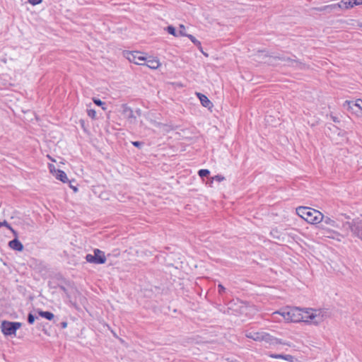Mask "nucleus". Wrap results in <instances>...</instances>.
I'll list each match as a JSON object with an SVG mask.
<instances>
[{"label": "nucleus", "mask_w": 362, "mask_h": 362, "mask_svg": "<svg viewBox=\"0 0 362 362\" xmlns=\"http://www.w3.org/2000/svg\"><path fill=\"white\" fill-rule=\"evenodd\" d=\"M296 214L308 223H320L322 216L318 210L308 206H298L296 208Z\"/></svg>", "instance_id": "1"}, {"label": "nucleus", "mask_w": 362, "mask_h": 362, "mask_svg": "<svg viewBox=\"0 0 362 362\" xmlns=\"http://www.w3.org/2000/svg\"><path fill=\"white\" fill-rule=\"evenodd\" d=\"M238 303H230L227 311H224L228 315H247L250 312L255 310V305H251L248 302L240 300L238 299Z\"/></svg>", "instance_id": "2"}, {"label": "nucleus", "mask_w": 362, "mask_h": 362, "mask_svg": "<svg viewBox=\"0 0 362 362\" xmlns=\"http://www.w3.org/2000/svg\"><path fill=\"white\" fill-rule=\"evenodd\" d=\"M115 111L119 116L128 120L131 124L136 122V117L134 115L132 109L127 103L115 105Z\"/></svg>", "instance_id": "3"}, {"label": "nucleus", "mask_w": 362, "mask_h": 362, "mask_svg": "<svg viewBox=\"0 0 362 362\" xmlns=\"http://www.w3.org/2000/svg\"><path fill=\"white\" fill-rule=\"evenodd\" d=\"M22 323L19 322H10L3 320L1 324V329L5 336L16 335L17 329L21 328Z\"/></svg>", "instance_id": "4"}, {"label": "nucleus", "mask_w": 362, "mask_h": 362, "mask_svg": "<svg viewBox=\"0 0 362 362\" xmlns=\"http://www.w3.org/2000/svg\"><path fill=\"white\" fill-rule=\"evenodd\" d=\"M344 226H348L353 235L362 240V221L353 219L351 221L346 222Z\"/></svg>", "instance_id": "5"}, {"label": "nucleus", "mask_w": 362, "mask_h": 362, "mask_svg": "<svg viewBox=\"0 0 362 362\" xmlns=\"http://www.w3.org/2000/svg\"><path fill=\"white\" fill-rule=\"evenodd\" d=\"M344 107L358 117L362 116V100L358 99L356 101L346 100Z\"/></svg>", "instance_id": "6"}, {"label": "nucleus", "mask_w": 362, "mask_h": 362, "mask_svg": "<svg viewBox=\"0 0 362 362\" xmlns=\"http://www.w3.org/2000/svg\"><path fill=\"white\" fill-rule=\"evenodd\" d=\"M292 56L293 57V58L286 56L283 54H278L276 55L271 57H273L274 59H278L286 62L289 66L303 69L305 66V64L298 61L296 55L292 54Z\"/></svg>", "instance_id": "7"}, {"label": "nucleus", "mask_w": 362, "mask_h": 362, "mask_svg": "<svg viewBox=\"0 0 362 362\" xmlns=\"http://www.w3.org/2000/svg\"><path fill=\"white\" fill-rule=\"evenodd\" d=\"M94 254H88L86 256V259L88 262L94 264H103L106 261L105 253L99 249H95Z\"/></svg>", "instance_id": "8"}, {"label": "nucleus", "mask_w": 362, "mask_h": 362, "mask_svg": "<svg viewBox=\"0 0 362 362\" xmlns=\"http://www.w3.org/2000/svg\"><path fill=\"white\" fill-rule=\"evenodd\" d=\"M62 282L58 284L55 288H60L62 291H64L68 298H71L70 291H74L76 292H78L73 282L66 280V279L61 277L60 278Z\"/></svg>", "instance_id": "9"}, {"label": "nucleus", "mask_w": 362, "mask_h": 362, "mask_svg": "<svg viewBox=\"0 0 362 362\" xmlns=\"http://www.w3.org/2000/svg\"><path fill=\"white\" fill-rule=\"evenodd\" d=\"M262 341L268 343L269 345L283 344L290 346L288 342L283 341L281 339H278L267 332H264Z\"/></svg>", "instance_id": "10"}, {"label": "nucleus", "mask_w": 362, "mask_h": 362, "mask_svg": "<svg viewBox=\"0 0 362 362\" xmlns=\"http://www.w3.org/2000/svg\"><path fill=\"white\" fill-rule=\"evenodd\" d=\"M320 313H316L315 311H312L310 313L308 311L305 312L304 320H308V322H305V323H313L314 325H319L322 322V317L320 316Z\"/></svg>", "instance_id": "11"}, {"label": "nucleus", "mask_w": 362, "mask_h": 362, "mask_svg": "<svg viewBox=\"0 0 362 362\" xmlns=\"http://www.w3.org/2000/svg\"><path fill=\"white\" fill-rule=\"evenodd\" d=\"M141 54L140 51H129V50H122L121 49H118L117 55L121 54L122 57H132L131 63H134L137 65L142 66L141 62L136 61L137 56Z\"/></svg>", "instance_id": "12"}, {"label": "nucleus", "mask_w": 362, "mask_h": 362, "mask_svg": "<svg viewBox=\"0 0 362 362\" xmlns=\"http://www.w3.org/2000/svg\"><path fill=\"white\" fill-rule=\"evenodd\" d=\"M291 308L286 307L280 309L279 310L275 311L272 313V317L276 319L277 315L281 316L284 320L286 322H291Z\"/></svg>", "instance_id": "13"}, {"label": "nucleus", "mask_w": 362, "mask_h": 362, "mask_svg": "<svg viewBox=\"0 0 362 362\" xmlns=\"http://www.w3.org/2000/svg\"><path fill=\"white\" fill-rule=\"evenodd\" d=\"M49 168L50 173H52L53 175H54L57 180L62 181L64 183H66V182H69V180L66 176V174L63 170L56 169L54 165L52 164H49Z\"/></svg>", "instance_id": "14"}, {"label": "nucleus", "mask_w": 362, "mask_h": 362, "mask_svg": "<svg viewBox=\"0 0 362 362\" xmlns=\"http://www.w3.org/2000/svg\"><path fill=\"white\" fill-rule=\"evenodd\" d=\"M321 216H322V218L320 222V223H322L321 228L324 230H327L329 232H332L333 233H337L335 231L331 230L327 228V226H330L334 228H338V224H337V221H334V219H332L329 216H324L322 213H321Z\"/></svg>", "instance_id": "15"}, {"label": "nucleus", "mask_w": 362, "mask_h": 362, "mask_svg": "<svg viewBox=\"0 0 362 362\" xmlns=\"http://www.w3.org/2000/svg\"><path fill=\"white\" fill-rule=\"evenodd\" d=\"M291 322H308V320H304V315L302 313L303 310L298 308H291Z\"/></svg>", "instance_id": "16"}, {"label": "nucleus", "mask_w": 362, "mask_h": 362, "mask_svg": "<svg viewBox=\"0 0 362 362\" xmlns=\"http://www.w3.org/2000/svg\"><path fill=\"white\" fill-rule=\"evenodd\" d=\"M195 95L199 100L203 107H206L208 110H211V108L214 107V105L206 95L199 92H196Z\"/></svg>", "instance_id": "17"}, {"label": "nucleus", "mask_w": 362, "mask_h": 362, "mask_svg": "<svg viewBox=\"0 0 362 362\" xmlns=\"http://www.w3.org/2000/svg\"><path fill=\"white\" fill-rule=\"evenodd\" d=\"M142 66H146L151 69L155 70L160 66V63L157 57L148 56L146 57V62L142 64Z\"/></svg>", "instance_id": "18"}, {"label": "nucleus", "mask_w": 362, "mask_h": 362, "mask_svg": "<svg viewBox=\"0 0 362 362\" xmlns=\"http://www.w3.org/2000/svg\"><path fill=\"white\" fill-rule=\"evenodd\" d=\"M315 9L318 11H320V12L323 11V12H325L327 13H330L334 12L336 11H339L340 10V4H337V3H336V4H333L323 6L321 7H317V8H315Z\"/></svg>", "instance_id": "19"}, {"label": "nucleus", "mask_w": 362, "mask_h": 362, "mask_svg": "<svg viewBox=\"0 0 362 362\" xmlns=\"http://www.w3.org/2000/svg\"><path fill=\"white\" fill-rule=\"evenodd\" d=\"M8 246L13 250L21 252L23 250V245L18 239V237H15L13 240L8 242Z\"/></svg>", "instance_id": "20"}, {"label": "nucleus", "mask_w": 362, "mask_h": 362, "mask_svg": "<svg viewBox=\"0 0 362 362\" xmlns=\"http://www.w3.org/2000/svg\"><path fill=\"white\" fill-rule=\"evenodd\" d=\"M187 37L191 40V42L197 47V49L206 57H208V54L204 52L202 43L199 40H198L194 35H189Z\"/></svg>", "instance_id": "21"}, {"label": "nucleus", "mask_w": 362, "mask_h": 362, "mask_svg": "<svg viewBox=\"0 0 362 362\" xmlns=\"http://www.w3.org/2000/svg\"><path fill=\"white\" fill-rule=\"evenodd\" d=\"M264 332H250L246 334V337L248 339H251L256 341H262L263 334Z\"/></svg>", "instance_id": "22"}, {"label": "nucleus", "mask_w": 362, "mask_h": 362, "mask_svg": "<svg viewBox=\"0 0 362 362\" xmlns=\"http://www.w3.org/2000/svg\"><path fill=\"white\" fill-rule=\"evenodd\" d=\"M218 293L223 299L226 297L230 293V291L227 289L222 284L218 283L217 285Z\"/></svg>", "instance_id": "23"}, {"label": "nucleus", "mask_w": 362, "mask_h": 362, "mask_svg": "<svg viewBox=\"0 0 362 362\" xmlns=\"http://www.w3.org/2000/svg\"><path fill=\"white\" fill-rule=\"evenodd\" d=\"M337 4H340V10L350 9L353 8L351 0H341L340 2L337 3Z\"/></svg>", "instance_id": "24"}, {"label": "nucleus", "mask_w": 362, "mask_h": 362, "mask_svg": "<svg viewBox=\"0 0 362 362\" xmlns=\"http://www.w3.org/2000/svg\"><path fill=\"white\" fill-rule=\"evenodd\" d=\"M38 314L40 317L49 320H52L54 317V314L49 311L38 310Z\"/></svg>", "instance_id": "25"}, {"label": "nucleus", "mask_w": 362, "mask_h": 362, "mask_svg": "<svg viewBox=\"0 0 362 362\" xmlns=\"http://www.w3.org/2000/svg\"><path fill=\"white\" fill-rule=\"evenodd\" d=\"M165 30L168 32V34H170L174 37H178V33L175 26H173L172 25H169L165 28Z\"/></svg>", "instance_id": "26"}, {"label": "nucleus", "mask_w": 362, "mask_h": 362, "mask_svg": "<svg viewBox=\"0 0 362 362\" xmlns=\"http://www.w3.org/2000/svg\"><path fill=\"white\" fill-rule=\"evenodd\" d=\"M210 170H208V169H200L199 170L197 174L203 180H204V178L205 177H208L210 176Z\"/></svg>", "instance_id": "27"}, {"label": "nucleus", "mask_w": 362, "mask_h": 362, "mask_svg": "<svg viewBox=\"0 0 362 362\" xmlns=\"http://www.w3.org/2000/svg\"><path fill=\"white\" fill-rule=\"evenodd\" d=\"M1 226H5L7 228H8L12 232V233L13 234L14 237H18V232L16 230H15L6 220H4V221L1 222Z\"/></svg>", "instance_id": "28"}, {"label": "nucleus", "mask_w": 362, "mask_h": 362, "mask_svg": "<svg viewBox=\"0 0 362 362\" xmlns=\"http://www.w3.org/2000/svg\"><path fill=\"white\" fill-rule=\"evenodd\" d=\"M179 31L177 32L178 33V36H185V37H187V35H189V34H187L185 33V27L184 25L182 24H180V26H179Z\"/></svg>", "instance_id": "29"}, {"label": "nucleus", "mask_w": 362, "mask_h": 362, "mask_svg": "<svg viewBox=\"0 0 362 362\" xmlns=\"http://www.w3.org/2000/svg\"><path fill=\"white\" fill-rule=\"evenodd\" d=\"M36 319H37V317L33 315L31 312L28 313L27 320L30 325H33Z\"/></svg>", "instance_id": "30"}, {"label": "nucleus", "mask_w": 362, "mask_h": 362, "mask_svg": "<svg viewBox=\"0 0 362 362\" xmlns=\"http://www.w3.org/2000/svg\"><path fill=\"white\" fill-rule=\"evenodd\" d=\"M132 144L134 147L139 149H141L145 146V142L141 141H132Z\"/></svg>", "instance_id": "31"}, {"label": "nucleus", "mask_w": 362, "mask_h": 362, "mask_svg": "<svg viewBox=\"0 0 362 362\" xmlns=\"http://www.w3.org/2000/svg\"><path fill=\"white\" fill-rule=\"evenodd\" d=\"M310 310L312 311H315L316 313H319V312H321L320 316L322 317V322L323 321L324 317L327 316V310H321V309H319V310L310 309Z\"/></svg>", "instance_id": "32"}, {"label": "nucleus", "mask_w": 362, "mask_h": 362, "mask_svg": "<svg viewBox=\"0 0 362 362\" xmlns=\"http://www.w3.org/2000/svg\"><path fill=\"white\" fill-rule=\"evenodd\" d=\"M146 54L141 52V54L137 56L136 61L141 63H145L146 61Z\"/></svg>", "instance_id": "33"}, {"label": "nucleus", "mask_w": 362, "mask_h": 362, "mask_svg": "<svg viewBox=\"0 0 362 362\" xmlns=\"http://www.w3.org/2000/svg\"><path fill=\"white\" fill-rule=\"evenodd\" d=\"M93 100L95 105L100 106L103 108V110H106V107H105V103L103 102L101 100L98 98H93Z\"/></svg>", "instance_id": "34"}, {"label": "nucleus", "mask_w": 362, "mask_h": 362, "mask_svg": "<svg viewBox=\"0 0 362 362\" xmlns=\"http://www.w3.org/2000/svg\"><path fill=\"white\" fill-rule=\"evenodd\" d=\"M269 356L272 358H275V359H284V354H269Z\"/></svg>", "instance_id": "35"}, {"label": "nucleus", "mask_w": 362, "mask_h": 362, "mask_svg": "<svg viewBox=\"0 0 362 362\" xmlns=\"http://www.w3.org/2000/svg\"><path fill=\"white\" fill-rule=\"evenodd\" d=\"M226 178L224 176H223L222 175H214V176H212V180H214V181H216V182H222L223 180H225Z\"/></svg>", "instance_id": "36"}, {"label": "nucleus", "mask_w": 362, "mask_h": 362, "mask_svg": "<svg viewBox=\"0 0 362 362\" xmlns=\"http://www.w3.org/2000/svg\"><path fill=\"white\" fill-rule=\"evenodd\" d=\"M123 31H127L126 27H116L115 28V33L121 34L122 35Z\"/></svg>", "instance_id": "37"}, {"label": "nucleus", "mask_w": 362, "mask_h": 362, "mask_svg": "<svg viewBox=\"0 0 362 362\" xmlns=\"http://www.w3.org/2000/svg\"><path fill=\"white\" fill-rule=\"evenodd\" d=\"M295 357L293 356L289 355V354H284V360L289 361V362H293L295 360Z\"/></svg>", "instance_id": "38"}, {"label": "nucleus", "mask_w": 362, "mask_h": 362, "mask_svg": "<svg viewBox=\"0 0 362 362\" xmlns=\"http://www.w3.org/2000/svg\"><path fill=\"white\" fill-rule=\"evenodd\" d=\"M88 115L92 119L95 118L96 112L94 110L90 109L87 110Z\"/></svg>", "instance_id": "39"}, {"label": "nucleus", "mask_w": 362, "mask_h": 362, "mask_svg": "<svg viewBox=\"0 0 362 362\" xmlns=\"http://www.w3.org/2000/svg\"><path fill=\"white\" fill-rule=\"evenodd\" d=\"M351 3L353 5V8L355 6H359L362 4V0H351Z\"/></svg>", "instance_id": "40"}, {"label": "nucleus", "mask_w": 362, "mask_h": 362, "mask_svg": "<svg viewBox=\"0 0 362 362\" xmlns=\"http://www.w3.org/2000/svg\"><path fill=\"white\" fill-rule=\"evenodd\" d=\"M207 181L206 182V185H209V187H212V185L214 183V180H212V177L209 176L207 177Z\"/></svg>", "instance_id": "41"}, {"label": "nucleus", "mask_w": 362, "mask_h": 362, "mask_svg": "<svg viewBox=\"0 0 362 362\" xmlns=\"http://www.w3.org/2000/svg\"><path fill=\"white\" fill-rule=\"evenodd\" d=\"M107 123L108 124L106 127V132L109 134H111V132L113 130V126H111L109 122H107Z\"/></svg>", "instance_id": "42"}, {"label": "nucleus", "mask_w": 362, "mask_h": 362, "mask_svg": "<svg viewBox=\"0 0 362 362\" xmlns=\"http://www.w3.org/2000/svg\"><path fill=\"white\" fill-rule=\"evenodd\" d=\"M28 1L33 5L38 4L42 1V0H28Z\"/></svg>", "instance_id": "43"}, {"label": "nucleus", "mask_w": 362, "mask_h": 362, "mask_svg": "<svg viewBox=\"0 0 362 362\" xmlns=\"http://www.w3.org/2000/svg\"><path fill=\"white\" fill-rule=\"evenodd\" d=\"M69 183V187L74 189V192H77L78 191V188L76 187H75L74 185H71V182L69 181L68 182Z\"/></svg>", "instance_id": "44"}, {"label": "nucleus", "mask_w": 362, "mask_h": 362, "mask_svg": "<svg viewBox=\"0 0 362 362\" xmlns=\"http://www.w3.org/2000/svg\"><path fill=\"white\" fill-rule=\"evenodd\" d=\"M115 339H117L122 344L124 343V341L122 338L119 337L115 332Z\"/></svg>", "instance_id": "45"}, {"label": "nucleus", "mask_w": 362, "mask_h": 362, "mask_svg": "<svg viewBox=\"0 0 362 362\" xmlns=\"http://www.w3.org/2000/svg\"><path fill=\"white\" fill-rule=\"evenodd\" d=\"M67 327V322H61V327L62 329H64Z\"/></svg>", "instance_id": "46"}, {"label": "nucleus", "mask_w": 362, "mask_h": 362, "mask_svg": "<svg viewBox=\"0 0 362 362\" xmlns=\"http://www.w3.org/2000/svg\"><path fill=\"white\" fill-rule=\"evenodd\" d=\"M135 113L138 115V116H141V110L140 109H137L136 111H135Z\"/></svg>", "instance_id": "47"}, {"label": "nucleus", "mask_w": 362, "mask_h": 362, "mask_svg": "<svg viewBox=\"0 0 362 362\" xmlns=\"http://www.w3.org/2000/svg\"><path fill=\"white\" fill-rule=\"evenodd\" d=\"M122 57L125 58L126 59H127L131 63L132 57Z\"/></svg>", "instance_id": "48"}, {"label": "nucleus", "mask_w": 362, "mask_h": 362, "mask_svg": "<svg viewBox=\"0 0 362 362\" xmlns=\"http://www.w3.org/2000/svg\"><path fill=\"white\" fill-rule=\"evenodd\" d=\"M332 119L334 122H339V119L337 117H332Z\"/></svg>", "instance_id": "49"}, {"label": "nucleus", "mask_w": 362, "mask_h": 362, "mask_svg": "<svg viewBox=\"0 0 362 362\" xmlns=\"http://www.w3.org/2000/svg\"><path fill=\"white\" fill-rule=\"evenodd\" d=\"M274 233H278L277 229H275V230H274V229H273V230L271 231V233H271V235H272L273 237H275V236H274Z\"/></svg>", "instance_id": "50"}, {"label": "nucleus", "mask_w": 362, "mask_h": 362, "mask_svg": "<svg viewBox=\"0 0 362 362\" xmlns=\"http://www.w3.org/2000/svg\"><path fill=\"white\" fill-rule=\"evenodd\" d=\"M119 255V252H117V249H115V254H114L115 257L118 256Z\"/></svg>", "instance_id": "51"}, {"label": "nucleus", "mask_w": 362, "mask_h": 362, "mask_svg": "<svg viewBox=\"0 0 362 362\" xmlns=\"http://www.w3.org/2000/svg\"><path fill=\"white\" fill-rule=\"evenodd\" d=\"M110 112L111 111H109L108 114H107V119H110Z\"/></svg>", "instance_id": "52"}, {"label": "nucleus", "mask_w": 362, "mask_h": 362, "mask_svg": "<svg viewBox=\"0 0 362 362\" xmlns=\"http://www.w3.org/2000/svg\"><path fill=\"white\" fill-rule=\"evenodd\" d=\"M360 27H361V28H362V23L360 24Z\"/></svg>", "instance_id": "53"}]
</instances>
